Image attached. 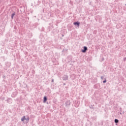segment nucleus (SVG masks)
Masks as SVG:
<instances>
[{
    "instance_id": "obj_1",
    "label": "nucleus",
    "mask_w": 126,
    "mask_h": 126,
    "mask_svg": "<svg viewBox=\"0 0 126 126\" xmlns=\"http://www.w3.org/2000/svg\"><path fill=\"white\" fill-rule=\"evenodd\" d=\"M88 50V48L87 46H84L83 49L81 50L82 53H85L86 51H87Z\"/></svg>"
},
{
    "instance_id": "obj_2",
    "label": "nucleus",
    "mask_w": 126,
    "mask_h": 126,
    "mask_svg": "<svg viewBox=\"0 0 126 126\" xmlns=\"http://www.w3.org/2000/svg\"><path fill=\"white\" fill-rule=\"evenodd\" d=\"M65 107H69L70 106V100H68L65 101Z\"/></svg>"
},
{
    "instance_id": "obj_3",
    "label": "nucleus",
    "mask_w": 126,
    "mask_h": 126,
    "mask_svg": "<svg viewBox=\"0 0 126 126\" xmlns=\"http://www.w3.org/2000/svg\"><path fill=\"white\" fill-rule=\"evenodd\" d=\"M74 25H75V26H77V27H78L79 26V25H80V23L78 21L77 22H75L73 23Z\"/></svg>"
},
{
    "instance_id": "obj_4",
    "label": "nucleus",
    "mask_w": 126,
    "mask_h": 126,
    "mask_svg": "<svg viewBox=\"0 0 126 126\" xmlns=\"http://www.w3.org/2000/svg\"><path fill=\"white\" fill-rule=\"evenodd\" d=\"M63 80H67L68 79V76L64 75L63 77Z\"/></svg>"
},
{
    "instance_id": "obj_5",
    "label": "nucleus",
    "mask_w": 126,
    "mask_h": 126,
    "mask_svg": "<svg viewBox=\"0 0 126 126\" xmlns=\"http://www.w3.org/2000/svg\"><path fill=\"white\" fill-rule=\"evenodd\" d=\"M47 100H48V98L47 97V96H45L43 97V103H46Z\"/></svg>"
},
{
    "instance_id": "obj_6",
    "label": "nucleus",
    "mask_w": 126,
    "mask_h": 126,
    "mask_svg": "<svg viewBox=\"0 0 126 126\" xmlns=\"http://www.w3.org/2000/svg\"><path fill=\"white\" fill-rule=\"evenodd\" d=\"M7 103H11L12 102V100L11 98H8L7 100Z\"/></svg>"
},
{
    "instance_id": "obj_7",
    "label": "nucleus",
    "mask_w": 126,
    "mask_h": 126,
    "mask_svg": "<svg viewBox=\"0 0 126 126\" xmlns=\"http://www.w3.org/2000/svg\"><path fill=\"white\" fill-rule=\"evenodd\" d=\"M26 120V118H25V116H23V118H21L22 122H24Z\"/></svg>"
},
{
    "instance_id": "obj_8",
    "label": "nucleus",
    "mask_w": 126,
    "mask_h": 126,
    "mask_svg": "<svg viewBox=\"0 0 126 126\" xmlns=\"http://www.w3.org/2000/svg\"><path fill=\"white\" fill-rule=\"evenodd\" d=\"M15 15V12H14L13 14L11 15V19H13V17H14V16Z\"/></svg>"
},
{
    "instance_id": "obj_9",
    "label": "nucleus",
    "mask_w": 126,
    "mask_h": 126,
    "mask_svg": "<svg viewBox=\"0 0 126 126\" xmlns=\"http://www.w3.org/2000/svg\"><path fill=\"white\" fill-rule=\"evenodd\" d=\"M114 123H115V124H118V123H119V120L115 119L114 120Z\"/></svg>"
},
{
    "instance_id": "obj_10",
    "label": "nucleus",
    "mask_w": 126,
    "mask_h": 126,
    "mask_svg": "<svg viewBox=\"0 0 126 126\" xmlns=\"http://www.w3.org/2000/svg\"><path fill=\"white\" fill-rule=\"evenodd\" d=\"M29 120H30V118H29V117H28L27 118H26V120L27 121V123L29 122Z\"/></svg>"
},
{
    "instance_id": "obj_11",
    "label": "nucleus",
    "mask_w": 126,
    "mask_h": 126,
    "mask_svg": "<svg viewBox=\"0 0 126 126\" xmlns=\"http://www.w3.org/2000/svg\"><path fill=\"white\" fill-rule=\"evenodd\" d=\"M107 82V80L105 79V80L103 81V83H106Z\"/></svg>"
},
{
    "instance_id": "obj_12",
    "label": "nucleus",
    "mask_w": 126,
    "mask_h": 126,
    "mask_svg": "<svg viewBox=\"0 0 126 126\" xmlns=\"http://www.w3.org/2000/svg\"><path fill=\"white\" fill-rule=\"evenodd\" d=\"M101 79H102V80L104 79V77L103 76H101Z\"/></svg>"
},
{
    "instance_id": "obj_13",
    "label": "nucleus",
    "mask_w": 126,
    "mask_h": 126,
    "mask_svg": "<svg viewBox=\"0 0 126 126\" xmlns=\"http://www.w3.org/2000/svg\"><path fill=\"white\" fill-rule=\"evenodd\" d=\"M124 62H126V57L124 58Z\"/></svg>"
},
{
    "instance_id": "obj_14",
    "label": "nucleus",
    "mask_w": 126,
    "mask_h": 126,
    "mask_svg": "<svg viewBox=\"0 0 126 126\" xmlns=\"http://www.w3.org/2000/svg\"><path fill=\"white\" fill-rule=\"evenodd\" d=\"M90 109H94V108H93V107H92V106H91V107H90Z\"/></svg>"
},
{
    "instance_id": "obj_15",
    "label": "nucleus",
    "mask_w": 126,
    "mask_h": 126,
    "mask_svg": "<svg viewBox=\"0 0 126 126\" xmlns=\"http://www.w3.org/2000/svg\"><path fill=\"white\" fill-rule=\"evenodd\" d=\"M2 78L4 79H5V76H3Z\"/></svg>"
},
{
    "instance_id": "obj_16",
    "label": "nucleus",
    "mask_w": 126,
    "mask_h": 126,
    "mask_svg": "<svg viewBox=\"0 0 126 126\" xmlns=\"http://www.w3.org/2000/svg\"><path fill=\"white\" fill-rule=\"evenodd\" d=\"M103 61H104V58H102V61H101V62H103Z\"/></svg>"
},
{
    "instance_id": "obj_17",
    "label": "nucleus",
    "mask_w": 126,
    "mask_h": 126,
    "mask_svg": "<svg viewBox=\"0 0 126 126\" xmlns=\"http://www.w3.org/2000/svg\"><path fill=\"white\" fill-rule=\"evenodd\" d=\"M51 82H54V79H52Z\"/></svg>"
},
{
    "instance_id": "obj_18",
    "label": "nucleus",
    "mask_w": 126,
    "mask_h": 126,
    "mask_svg": "<svg viewBox=\"0 0 126 126\" xmlns=\"http://www.w3.org/2000/svg\"><path fill=\"white\" fill-rule=\"evenodd\" d=\"M63 85H65V83H63Z\"/></svg>"
},
{
    "instance_id": "obj_19",
    "label": "nucleus",
    "mask_w": 126,
    "mask_h": 126,
    "mask_svg": "<svg viewBox=\"0 0 126 126\" xmlns=\"http://www.w3.org/2000/svg\"><path fill=\"white\" fill-rule=\"evenodd\" d=\"M63 36H64V35H63H63H62V37H63Z\"/></svg>"
}]
</instances>
